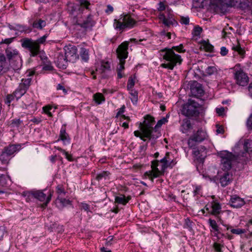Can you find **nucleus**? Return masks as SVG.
I'll use <instances>...</instances> for the list:
<instances>
[{"label":"nucleus","instance_id":"f257e3e1","mask_svg":"<svg viewBox=\"0 0 252 252\" xmlns=\"http://www.w3.org/2000/svg\"><path fill=\"white\" fill-rule=\"evenodd\" d=\"M176 51L179 53H183L185 51L182 44L179 46H173L171 48H165L160 50V55L163 58V63L160 66L172 70L174 67L181 64L183 60L181 56L174 52Z\"/></svg>","mask_w":252,"mask_h":252},{"label":"nucleus","instance_id":"f03ea898","mask_svg":"<svg viewBox=\"0 0 252 252\" xmlns=\"http://www.w3.org/2000/svg\"><path fill=\"white\" fill-rule=\"evenodd\" d=\"M129 43L128 42H124L120 44L117 49V57L119 59V63L116 68V73L117 77L119 78L126 77L124 72L125 64L126 59L128 56V47Z\"/></svg>","mask_w":252,"mask_h":252},{"label":"nucleus","instance_id":"7ed1b4c3","mask_svg":"<svg viewBox=\"0 0 252 252\" xmlns=\"http://www.w3.org/2000/svg\"><path fill=\"white\" fill-rule=\"evenodd\" d=\"M144 119L143 123H140L139 126L142 132L149 140L157 139V136L155 133V127L153 126L155 123L154 118L150 115H147Z\"/></svg>","mask_w":252,"mask_h":252},{"label":"nucleus","instance_id":"20e7f679","mask_svg":"<svg viewBox=\"0 0 252 252\" xmlns=\"http://www.w3.org/2000/svg\"><path fill=\"white\" fill-rule=\"evenodd\" d=\"M47 37V35L45 34L35 41L29 38L24 39L22 43V46L29 50L31 56L35 57L40 52L39 44L44 43Z\"/></svg>","mask_w":252,"mask_h":252},{"label":"nucleus","instance_id":"39448f33","mask_svg":"<svg viewBox=\"0 0 252 252\" xmlns=\"http://www.w3.org/2000/svg\"><path fill=\"white\" fill-rule=\"evenodd\" d=\"M31 80H22V83H20L18 88L12 94H7L5 100L6 104L10 105L11 102L16 98L18 100L27 92L31 84Z\"/></svg>","mask_w":252,"mask_h":252},{"label":"nucleus","instance_id":"423d86ee","mask_svg":"<svg viewBox=\"0 0 252 252\" xmlns=\"http://www.w3.org/2000/svg\"><path fill=\"white\" fill-rule=\"evenodd\" d=\"M5 53L10 66L14 70H18L22 66V60L19 55V52L11 47H8Z\"/></svg>","mask_w":252,"mask_h":252},{"label":"nucleus","instance_id":"0eeeda50","mask_svg":"<svg viewBox=\"0 0 252 252\" xmlns=\"http://www.w3.org/2000/svg\"><path fill=\"white\" fill-rule=\"evenodd\" d=\"M210 6L216 13H224L228 7L235 4V0H209Z\"/></svg>","mask_w":252,"mask_h":252},{"label":"nucleus","instance_id":"6e6552de","mask_svg":"<svg viewBox=\"0 0 252 252\" xmlns=\"http://www.w3.org/2000/svg\"><path fill=\"white\" fill-rule=\"evenodd\" d=\"M92 73L94 75V79H95L97 74H102V78L113 77L115 72L111 69L110 62L102 61L100 65L96 68L95 71H92Z\"/></svg>","mask_w":252,"mask_h":252},{"label":"nucleus","instance_id":"1a4fd4ad","mask_svg":"<svg viewBox=\"0 0 252 252\" xmlns=\"http://www.w3.org/2000/svg\"><path fill=\"white\" fill-rule=\"evenodd\" d=\"M135 21L128 15H121L118 20H115L114 26L115 29L121 31L126 28H131Z\"/></svg>","mask_w":252,"mask_h":252},{"label":"nucleus","instance_id":"9d476101","mask_svg":"<svg viewBox=\"0 0 252 252\" xmlns=\"http://www.w3.org/2000/svg\"><path fill=\"white\" fill-rule=\"evenodd\" d=\"M219 156L221 158V169L228 172L232 168V161L235 160V156L227 151H222L218 153Z\"/></svg>","mask_w":252,"mask_h":252},{"label":"nucleus","instance_id":"9b49d317","mask_svg":"<svg viewBox=\"0 0 252 252\" xmlns=\"http://www.w3.org/2000/svg\"><path fill=\"white\" fill-rule=\"evenodd\" d=\"M199 104L193 100L189 99L188 102L183 106L182 114L188 117H197L199 114Z\"/></svg>","mask_w":252,"mask_h":252},{"label":"nucleus","instance_id":"f8f14e48","mask_svg":"<svg viewBox=\"0 0 252 252\" xmlns=\"http://www.w3.org/2000/svg\"><path fill=\"white\" fill-rule=\"evenodd\" d=\"M204 209L208 212V214L215 216L218 221H220V223L222 222L221 218L220 216V214L222 213V208L219 202L217 200H213L206 204Z\"/></svg>","mask_w":252,"mask_h":252},{"label":"nucleus","instance_id":"ddd939ff","mask_svg":"<svg viewBox=\"0 0 252 252\" xmlns=\"http://www.w3.org/2000/svg\"><path fill=\"white\" fill-rule=\"evenodd\" d=\"M20 149L21 145L20 144L10 145L4 147L0 155V160L3 163L7 162L9 157L19 151Z\"/></svg>","mask_w":252,"mask_h":252},{"label":"nucleus","instance_id":"4468645a","mask_svg":"<svg viewBox=\"0 0 252 252\" xmlns=\"http://www.w3.org/2000/svg\"><path fill=\"white\" fill-rule=\"evenodd\" d=\"M191 94L197 97L202 96L204 94V90L202 84L199 83L196 80H190L188 84Z\"/></svg>","mask_w":252,"mask_h":252},{"label":"nucleus","instance_id":"2eb2a0df","mask_svg":"<svg viewBox=\"0 0 252 252\" xmlns=\"http://www.w3.org/2000/svg\"><path fill=\"white\" fill-rule=\"evenodd\" d=\"M64 51V56L69 62L73 63L78 59L79 56L76 46L69 45L65 47Z\"/></svg>","mask_w":252,"mask_h":252},{"label":"nucleus","instance_id":"dca6fc26","mask_svg":"<svg viewBox=\"0 0 252 252\" xmlns=\"http://www.w3.org/2000/svg\"><path fill=\"white\" fill-rule=\"evenodd\" d=\"M29 193L30 195L40 201H45L46 204H47L50 202L52 196L51 193L47 196L45 193L40 190L31 191Z\"/></svg>","mask_w":252,"mask_h":252},{"label":"nucleus","instance_id":"f3484780","mask_svg":"<svg viewBox=\"0 0 252 252\" xmlns=\"http://www.w3.org/2000/svg\"><path fill=\"white\" fill-rule=\"evenodd\" d=\"M192 154L199 162H203L206 157V148L203 146L197 147L193 150Z\"/></svg>","mask_w":252,"mask_h":252},{"label":"nucleus","instance_id":"a211bd4d","mask_svg":"<svg viewBox=\"0 0 252 252\" xmlns=\"http://www.w3.org/2000/svg\"><path fill=\"white\" fill-rule=\"evenodd\" d=\"M53 69V66L50 64H48L45 65L43 66H37L33 69L28 70L26 72L27 76H32L35 75L36 76V75L38 74L39 71H42L43 73H45L47 71H51Z\"/></svg>","mask_w":252,"mask_h":252},{"label":"nucleus","instance_id":"6ab92c4d","mask_svg":"<svg viewBox=\"0 0 252 252\" xmlns=\"http://www.w3.org/2000/svg\"><path fill=\"white\" fill-rule=\"evenodd\" d=\"M158 160H153L152 162L151 167L153 169L150 173L148 174L149 178L152 182H154V178L158 177L162 174V172H160L159 169L158 168Z\"/></svg>","mask_w":252,"mask_h":252},{"label":"nucleus","instance_id":"aec40b11","mask_svg":"<svg viewBox=\"0 0 252 252\" xmlns=\"http://www.w3.org/2000/svg\"><path fill=\"white\" fill-rule=\"evenodd\" d=\"M229 204L233 208H239L245 204V202L243 198L236 195H234L231 196Z\"/></svg>","mask_w":252,"mask_h":252},{"label":"nucleus","instance_id":"412c9836","mask_svg":"<svg viewBox=\"0 0 252 252\" xmlns=\"http://www.w3.org/2000/svg\"><path fill=\"white\" fill-rule=\"evenodd\" d=\"M69 61L63 54H59L55 61L57 66L61 69H65L68 65Z\"/></svg>","mask_w":252,"mask_h":252},{"label":"nucleus","instance_id":"4be33fe9","mask_svg":"<svg viewBox=\"0 0 252 252\" xmlns=\"http://www.w3.org/2000/svg\"><path fill=\"white\" fill-rule=\"evenodd\" d=\"M232 179V174L229 172H225L220 176V183L222 187L227 186L230 183Z\"/></svg>","mask_w":252,"mask_h":252},{"label":"nucleus","instance_id":"5701e85b","mask_svg":"<svg viewBox=\"0 0 252 252\" xmlns=\"http://www.w3.org/2000/svg\"><path fill=\"white\" fill-rule=\"evenodd\" d=\"M206 131L202 128H200L197 131L193 132L191 136L195 139L197 142L200 143L206 139Z\"/></svg>","mask_w":252,"mask_h":252},{"label":"nucleus","instance_id":"b1692460","mask_svg":"<svg viewBox=\"0 0 252 252\" xmlns=\"http://www.w3.org/2000/svg\"><path fill=\"white\" fill-rule=\"evenodd\" d=\"M66 125H63L61 128L60 132V139L61 140L64 144L70 143V138L68 134L66 132Z\"/></svg>","mask_w":252,"mask_h":252},{"label":"nucleus","instance_id":"393cba45","mask_svg":"<svg viewBox=\"0 0 252 252\" xmlns=\"http://www.w3.org/2000/svg\"><path fill=\"white\" fill-rule=\"evenodd\" d=\"M169 154L168 153H166L165 156L162 158L160 161H158V166L160 167L159 170L160 172H164V170L168 167L170 164H168V159L169 157Z\"/></svg>","mask_w":252,"mask_h":252},{"label":"nucleus","instance_id":"a878e982","mask_svg":"<svg viewBox=\"0 0 252 252\" xmlns=\"http://www.w3.org/2000/svg\"><path fill=\"white\" fill-rule=\"evenodd\" d=\"M208 224L209 226L215 231L217 232L216 234H215V236L218 237V234H220L222 236H224V234L221 233L219 229V226L217 224L216 221L212 219H209L208 220Z\"/></svg>","mask_w":252,"mask_h":252},{"label":"nucleus","instance_id":"bb28decb","mask_svg":"<svg viewBox=\"0 0 252 252\" xmlns=\"http://www.w3.org/2000/svg\"><path fill=\"white\" fill-rule=\"evenodd\" d=\"M56 203L59 207L63 208L67 205H71V201L69 199H66L63 197L58 196L56 200Z\"/></svg>","mask_w":252,"mask_h":252},{"label":"nucleus","instance_id":"cd10ccee","mask_svg":"<svg viewBox=\"0 0 252 252\" xmlns=\"http://www.w3.org/2000/svg\"><path fill=\"white\" fill-rule=\"evenodd\" d=\"M239 66V64H237L235 67V79H248L247 74L240 68L237 69Z\"/></svg>","mask_w":252,"mask_h":252},{"label":"nucleus","instance_id":"c85d7f7f","mask_svg":"<svg viewBox=\"0 0 252 252\" xmlns=\"http://www.w3.org/2000/svg\"><path fill=\"white\" fill-rule=\"evenodd\" d=\"M221 223L226 228L227 230L230 229L231 232L234 234L241 235L245 233L247 231L245 229L232 228L231 226L223 224L222 222H221Z\"/></svg>","mask_w":252,"mask_h":252},{"label":"nucleus","instance_id":"c756f323","mask_svg":"<svg viewBox=\"0 0 252 252\" xmlns=\"http://www.w3.org/2000/svg\"><path fill=\"white\" fill-rule=\"evenodd\" d=\"M94 25V22L92 19V16L89 15L81 24V27L85 29H89L92 28Z\"/></svg>","mask_w":252,"mask_h":252},{"label":"nucleus","instance_id":"7c9ffc66","mask_svg":"<svg viewBox=\"0 0 252 252\" xmlns=\"http://www.w3.org/2000/svg\"><path fill=\"white\" fill-rule=\"evenodd\" d=\"M167 119L166 118L163 117L159 121H158L156 125L155 126V133H156L157 138L160 136V133L159 132L158 129L160 128L162 125L165 124L167 122Z\"/></svg>","mask_w":252,"mask_h":252},{"label":"nucleus","instance_id":"2f4dec72","mask_svg":"<svg viewBox=\"0 0 252 252\" xmlns=\"http://www.w3.org/2000/svg\"><path fill=\"white\" fill-rule=\"evenodd\" d=\"M160 19L162 20L163 24L167 27L177 24L173 18L170 17L167 18L163 14L160 15Z\"/></svg>","mask_w":252,"mask_h":252},{"label":"nucleus","instance_id":"473e14b6","mask_svg":"<svg viewBox=\"0 0 252 252\" xmlns=\"http://www.w3.org/2000/svg\"><path fill=\"white\" fill-rule=\"evenodd\" d=\"M110 173L108 171H103L96 174L95 179L98 182L102 179L107 180L109 179Z\"/></svg>","mask_w":252,"mask_h":252},{"label":"nucleus","instance_id":"72a5a7b5","mask_svg":"<svg viewBox=\"0 0 252 252\" xmlns=\"http://www.w3.org/2000/svg\"><path fill=\"white\" fill-rule=\"evenodd\" d=\"M191 127L190 121L189 120L185 119L183 121L181 128L183 133H187L189 129L191 128Z\"/></svg>","mask_w":252,"mask_h":252},{"label":"nucleus","instance_id":"f704fd0d","mask_svg":"<svg viewBox=\"0 0 252 252\" xmlns=\"http://www.w3.org/2000/svg\"><path fill=\"white\" fill-rule=\"evenodd\" d=\"M46 23L45 21L41 19H37L32 23V27L38 30H42L46 26Z\"/></svg>","mask_w":252,"mask_h":252},{"label":"nucleus","instance_id":"c9c22d12","mask_svg":"<svg viewBox=\"0 0 252 252\" xmlns=\"http://www.w3.org/2000/svg\"><path fill=\"white\" fill-rule=\"evenodd\" d=\"M243 148L246 153H252V139H245L243 144Z\"/></svg>","mask_w":252,"mask_h":252},{"label":"nucleus","instance_id":"e433bc0d","mask_svg":"<svg viewBox=\"0 0 252 252\" xmlns=\"http://www.w3.org/2000/svg\"><path fill=\"white\" fill-rule=\"evenodd\" d=\"M12 29L18 31L20 32H25L29 33L32 31V29L26 26L17 24Z\"/></svg>","mask_w":252,"mask_h":252},{"label":"nucleus","instance_id":"4c0bfd02","mask_svg":"<svg viewBox=\"0 0 252 252\" xmlns=\"http://www.w3.org/2000/svg\"><path fill=\"white\" fill-rule=\"evenodd\" d=\"M93 99L97 104H100L105 100L104 96L102 94L99 93H97L94 94Z\"/></svg>","mask_w":252,"mask_h":252},{"label":"nucleus","instance_id":"58836bf2","mask_svg":"<svg viewBox=\"0 0 252 252\" xmlns=\"http://www.w3.org/2000/svg\"><path fill=\"white\" fill-rule=\"evenodd\" d=\"M81 58L83 61L86 62L89 59L88 50L84 48H81L80 52Z\"/></svg>","mask_w":252,"mask_h":252},{"label":"nucleus","instance_id":"ea45409f","mask_svg":"<svg viewBox=\"0 0 252 252\" xmlns=\"http://www.w3.org/2000/svg\"><path fill=\"white\" fill-rule=\"evenodd\" d=\"M10 180L9 176L4 174H0V186L5 187L8 185V181Z\"/></svg>","mask_w":252,"mask_h":252},{"label":"nucleus","instance_id":"a19ab883","mask_svg":"<svg viewBox=\"0 0 252 252\" xmlns=\"http://www.w3.org/2000/svg\"><path fill=\"white\" fill-rule=\"evenodd\" d=\"M129 94L131 95L130 99L133 104H136L138 101V92L133 89L129 91Z\"/></svg>","mask_w":252,"mask_h":252},{"label":"nucleus","instance_id":"79ce46f5","mask_svg":"<svg viewBox=\"0 0 252 252\" xmlns=\"http://www.w3.org/2000/svg\"><path fill=\"white\" fill-rule=\"evenodd\" d=\"M115 202L118 204L125 205L127 203V200H126V196L124 195L121 194L120 196H117L115 197Z\"/></svg>","mask_w":252,"mask_h":252},{"label":"nucleus","instance_id":"37998d69","mask_svg":"<svg viewBox=\"0 0 252 252\" xmlns=\"http://www.w3.org/2000/svg\"><path fill=\"white\" fill-rule=\"evenodd\" d=\"M199 143L197 142L195 139L193 138L192 136H190L188 141V145L189 148L192 149L193 150L196 148V146L197 144Z\"/></svg>","mask_w":252,"mask_h":252},{"label":"nucleus","instance_id":"c03bdc74","mask_svg":"<svg viewBox=\"0 0 252 252\" xmlns=\"http://www.w3.org/2000/svg\"><path fill=\"white\" fill-rule=\"evenodd\" d=\"M232 50L237 52L239 53V54L241 55L242 57H244L245 51L241 47L239 43H238L236 45L233 46L232 47Z\"/></svg>","mask_w":252,"mask_h":252},{"label":"nucleus","instance_id":"a18cd8bd","mask_svg":"<svg viewBox=\"0 0 252 252\" xmlns=\"http://www.w3.org/2000/svg\"><path fill=\"white\" fill-rule=\"evenodd\" d=\"M207 75L210 76L217 73V69L215 66H208L205 71Z\"/></svg>","mask_w":252,"mask_h":252},{"label":"nucleus","instance_id":"49530a36","mask_svg":"<svg viewBox=\"0 0 252 252\" xmlns=\"http://www.w3.org/2000/svg\"><path fill=\"white\" fill-rule=\"evenodd\" d=\"M57 192L58 194V196L60 197H63L65 195L66 192L62 185H58L56 187Z\"/></svg>","mask_w":252,"mask_h":252},{"label":"nucleus","instance_id":"de8ad7c7","mask_svg":"<svg viewBox=\"0 0 252 252\" xmlns=\"http://www.w3.org/2000/svg\"><path fill=\"white\" fill-rule=\"evenodd\" d=\"M22 122L20 119H15L11 120L10 125L12 127H18Z\"/></svg>","mask_w":252,"mask_h":252},{"label":"nucleus","instance_id":"09e8293b","mask_svg":"<svg viewBox=\"0 0 252 252\" xmlns=\"http://www.w3.org/2000/svg\"><path fill=\"white\" fill-rule=\"evenodd\" d=\"M202 188L201 186H194V190L193 191V194L194 196L197 195H202Z\"/></svg>","mask_w":252,"mask_h":252},{"label":"nucleus","instance_id":"8fccbe9b","mask_svg":"<svg viewBox=\"0 0 252 252\" xmlns=\"http://www.w3.org/2000/svg\"><path fill=\"white\" fill-rule=\"evenodd\" d=\"M5 63V57L2 54L0 53V73L3 70Z\"/></svg>","mask_w":252,"mask_h":252},{"label":"nucleus","instance_id":"3c124183","mask_svg":"<svg viewBox=\"0 0 252 252\" xmlns=\"http://www.w3.org/2000/svg\"><path fill=\"white\" fill-rule=\"evenodd\" d=\"M202 31V29L200 27L196 26L193 29L192 34L194 36H199L200 35Z\"/></svg>","mask_w":252,"mask_h":252},{"label":"nucleus","instance_id":"603ef678","mask_svg":"<svg viewBox=\"0 0 252 252\" xmlns=\"http://www.w3.org/2000/svg\"><path fill=\"white\" fill-rule=\"evenodd\" d=\"M204 49L208 52H212L213 50L214 47L211 44L207 42H204L203 44Z\"/></svg>","mask_w":252,"mask_h":252},{"label":"nucleus","instance_id":"864d4df0","mask_svg":"<svg viewBox=\"0 0 252 252\" xmlns=\"http://www.w3.org/2000/svg\"><path fill=\"white\" fill-rule=\"evenodd\" d=\"M213 247L216 252H223L222 248L223 247V245H221L218 243H214Z\"/></svg>","mask_w":252,"mask_h":252},{"label":"nucleus","instance_id":"5fc2aeb1","mask_svg":"<svg viewBox=\"0 0 252 252\" xmlns=\"http://www.w3.org/2000/svg\"><path fill=\"white\" fill-rule=\"evenodd\" d=\"M236 83L237 85L244 87L248 85L249 80H236Z\"/></svg>","mask_w":252,"mask_h":252},{"label":"nucleus","instance_id":"6e6d98bb","mask_svg":"<svg viewBox=\"0 0 252 252\" xmlns=\"http://www.w3.org/2000/svg\"><path fill=\"white\" fill-rule=\"evenodd\" d=\"M81 6H84L86 9L89 8L90 3L87 0H77Z\"/></svg>","mask_w":252,"mask_h":252},{"label":"nucleus","instance_id":"4d7b16f0","mask_svg":"<svg viewBox=\"0 0 252 252\" xmlns=\"http://www.w3.org/2000/svg\"><path fill=\"white\" fill-rule=\"evenodd\" d=\"M135 85L134 80H128L127 84V89L128 91L133 90V88Z\"/></svg>","mask_w":252,"mask_h":252},{"label":"nucleus","instance_id":"13d9d810","mask_svg":"<svg viewBox=\"0 0 252 252\" xmlns=\"http://www.w3.org/2000/svg\"><path fill=\"white\" fill-rule=\"evenodd\" d=\"M6 233V228L4 226H0V241L3 239L4 234Z\"/></svg>","mask_w":252,"mask_h":252},{"label":"nucleus","instance_id":"bf43d9fd","mask_svg":"<svg viewBox=\"0 0 252 252\" xmlns=\"http://www.w3.org/2000/svg\"><path fill=\"white\" fill-rule=\"evenodd\" d=\"M247 126L249 129L252 130V113L247 121Z\"/></svg>","mask_w":252,"mask_h":252},{"label":"nucleus","instance_id":"052dcab7","mask_svg":"<svg viewBox=\"0 0 252 252\" xmlns=\"http://www.w3.org/2000/svg\"><path fill=\"white\" fill-rule=\"evenodd\" d=\"M57 90H62L64 94H66L67 93V91L66 90L63 86V84H59L57 86Z\"/></svg>","mask_w":252,"mask_h":252},{"label":"nucleus","instance_id":"680f3d73","mask_svg":"<svg viewBox=\"0 0 252 252\" xmlns=\"http://www.w3.org/2000/svg\"><path fill=\"white\" fill-rule=\"evenodd\" d=\"M158 9L159 11H163L165 9L166 5L164 3V2L160 1L158 3Z\"/></svg>","mask_w":252,"mask_h":252},{"label":"nucleus","instance_id":"e2e57ef3","mask_svg":"<svg viewBox=\"0 0 252 252\" xmlns=\"http://www.w3.org/2000/svg\"><path fill=\"white\" fill-rule=\"evenodd\" d=\"M189 17H182L181 19V22L182 24L185 25H188L189 24Z\"/></svg>","mask_w":252,"mask_h":252},{"label":"nucleus","instance_id":"0e129e2a","mask_svg":"<svg viewBox=\"0 0 252 252\" xmlns=\"http://www.w3.org/2000/svg\"><path fill=\"white\" fill-rule=\"evenodd\" d=\"M125 108L126 107L124 105H123L120 108H119L117 113L116 117H117L118 116L122 115V114L125 112Z\"/></svg>","mask_w":252,"mask_h":252},{"label":"nucleus","instance_id":"69168bd1","mask_svg":"<svg viewBox=\"0 0 252 252\" xmlns=\"http://www.w3.org/2000/svg\"><path fill=\"white\" fill-rule=\"evenodd\" d=\"M220 53L221 55H222V56H224L226 55V54L228 53V50L225 47H221L220 48Z\"/></svg>","mask_w":252,"mask_h":252},{"label":"nucleus","instance_id":"338daca9","mask_svg":"<svg viewBox=\"0 0 252 252\" xmlns=\"http://www.w3.org/2000/svg\"><path fill=\"white\" fill-rule=\"evenodd\" d=\"M82 209L84 210L85 211L88 212L90 211V206L87 203H82L81 205Z\"/></svg>","mask_w":252,"mask_h":252},{"label":"nucleus","instance_id":"774afa93","mask_svg":"<svg viewBox=\"0 0 252 252\" xmlns=\"http://www.w3.org/2000/svg\"><path fill=\"white\" fill-rule=\"evenodd\" d=\"M66 158L69 161H74V159L71 155H69L67 152H65L64 154Z\"/></svg>","mask_w":252,"mask_h":252}]
</instances>
